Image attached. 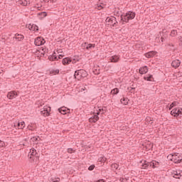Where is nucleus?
<instances>
[{"instance_id":"obj_1","label":"nucleus","mask_w":182,"mask_h":182,"mask_svg":"<svg viewBox=\"0 0 182 182\" xmlns=\"http://www.w3.org/2000/svg\"><path fill=\"white\" fill-rule=\"evenodd\" d=\"M134 18H136V13L133 11H128L127 13H126V14L121 16V21L127 23L129 21H130L131 19H134Z\"/></svg>"},{"instance_id":"obj_2","label":"nucleus","mask_w":182,"mask_h":182,"mask_svg":"<svg viewBox=\"0 0 182 182\" xmlns=\"http://www.w3.org/2000/svg\"><path fill=\"white\" fill-rule=\"evenodd\" d=\"M167 158L168 160H171V161H173L175 164L182 162V154H169Z\"/></svg>"},{"instance_id":"obj_3","label":"nucleus","mask_w":182,"mask_h":182,"mask_svg":"<svg viewBox=\"0 0 182 182\" xmlns=\"http://www.w3.org/2000/svg\"><path fill=\"white\" fill-rule=\"evenodd\" d=\"M28 157L29 159L31 160V161H33V163H36L38 160H39V154H38L35 148H32L31 149H30V151L28 153Z\"/></svg>"},{"instance_id":"obj_4","label":"nucleus","mask_w":182,"mask_h":182,"mask_svg":"<svg viewBox=\"0 0 182 182\" xmlns=\"http://www.w3.org/2000/svg\"><path fill=\"white\" fill-rule=\"evenodd\" d=\"M140 164H141V168L146 169V168H149V166L153 167V168H156V167H157L156 166H158L159 164V162H156V161L147 162V161L146 160H142L140 162Z\"/></svg>"},{"instance_id":"obj_5","label":"nucleus","mask_w":182,"mask_h":182,"mask_svg":"<svg viewBox=\"0 0 182 182\" xmlns=\"http://www.w3.org/2000/svg\"><path fill=\"white\" fill-rule=\"evenodd\" d=\"M75 78L77 80H80L82 77H86L87 76V72L85 70H77L75 72Z\"/></svg>"},{"instance_id":"obj_6","label":"nucleus","mask_w":182,"mask_h":182,"mask_svg":"<svg viewBox=\"0 0 182 182\" xmlns=\"http://www.w3.org/2000/svg\"><path fill=\"white\" fill-rule=\"evenodd\" d=\"M40 113L42 116H44V117H48L50 113V107L48 105L44 106V107L41 110Z\"/></svg>"},{"instance_id":"obj_7","label":"nucleus","mask_w":182,"mask_h":182,"mask_svg":"<svg viewBox=\"0 0 182 182\" xmlns=\"http://www.w3.org/2000/svg\"><path fill=\"white\" fill-rule=\"evenodd\" d=\"M45 39H43V38L42 37H37L35 39L34 43L36 45V46H41L42 45L45 44Z\"/></svg>"},{"instance_id":"obj_8","label":"nucleus","mask_w":182,"mask_h":182,"mask_svg":"<svg viewBox=\"0 0 182 182\" xmlns=\"http://www.w3.org/2000/svg\"><path fill=\"white\" fill-rule=\"evenodd\" d=\"M180 65H181V61H180V60H174L171 63L172 68H174L175 69L179 68Z\"/></svg>"},{"instance_id":"obj_9","label":"nucleus","mask_w":182,"mask_h":182,"mask_svg":"<svg viewBox=\"0 0 182 182\" xmlns=\"http://www.w3.org/2000/svg\"><path fill=\"white\" fill-rule=\"evenodd\" d=\"M107 22H109L113 26H114V25H116V23H117V21L116 20V17L107 18Z\"/></svg>"},{"instance_id":"obj_10","label":"nucleus","mask_w":182,"mask_h":182,"mask_svg":"<svg viewBox=\"0 0 182 182\" xmlns=\"http://www.w3.org/2000/svg\"><path fill=\"white\" fill-rule=\"evenodd\" d=\"M75 59H73V60H72L70 58H65L64 59H63L62 62L63 64L64 65H69V63H70L72 62V63H76V62H75Z\"/></svg>"},{"instance_id":"obj_11","label":"nucleus","mask_w":182,"mask_h":182,"mask_svg":"<svg viewBox=\"0 0 182 182\" xmlns=\"http://www.w3.org/2000/svg\"><path fill=\"white\" fill-rule=\"evenodd\" d=\"M58 112H60L61 114H66V113H69V112H70V109L66 108L65 107H62L58 109Z\"/></svg>"},{"instance_id":"obj_12","label":"nucleus","mask_w":182,"mask_h":182,"mask_svg":"<svg viewBox=\"0 0 182 182\" xmlns=\"http://www.w3.org/2000/svg\"><path fill=\"white\" fill-rule=\"evenodd\" d=\"M119 59H120V56H119V55H112L109 58V60H110V62H112L113 63H117V62H119Z\"/></svg>"},{"instance_id":"obj_13","label":"nucleus","mask_w":182,"mask_h":182,"mask_svg":"<svg viewBox=\"0 0 182 182\" xmlns=\"http://www.w3.org/2000/svg\"><path fill=\"white\" fill-rule=\"evenodd\" d=\"M15 96H18V94L15 91H11L7 94V97L10 100L14 99Z\"/></svg>"},{"instance_id":"obj_14","label":"nucleus","mask_w":182,"mask_h":182,"mask_svg":"<svg viewBox=\"0 0 182 182\" xmlns=\"http://www.w3.org/2000/svg\"><path fill=\"white\" fill-rule=\"evenodd\" d=\"M97 120H99V116L95 114L92 115L90 119H89V122L90 123H96V122H97Z\"/></svg>"},{"instance_id":"obj_15","label":"nucleus","mask_w":182,"mask_h":182,"mask_svg":"<svg viewBox=\"0 0 182 182\" xmlns=\"http://www.w3.org/2000/svg\"><path fill=\"white\" fill-rule=\"evenodd\" d=\"M28 29L30 31H33L34 32H36V31H39V27L35 24H29Z\"/></svg>"},{"instance_id":"obj_16","label":"nucleus","mask_w":182,"mask_h":182,"mask_svg":"<svg viewBox=\"0 0 182 182\" xmlns=\"http://www.w3.org/2000/svg\"><path fill=\"white\" fill-rule=\"evenodd\" d=\"M147 72H149V68L147 66H144L139 69V73L141 75H146Z\"/></svg>"},{"instance_id":"obj_17","label":"nucleus","mask_w":182,"mask_h":182,"mask_svg":"<svg viewBox=\"0 0 182 182\" xmlns=\"http://www.w3.org/2000/svg\"><path fill=\"white\" fill-rule=\"evenodd\" d=\"M173 177H174V178H181V177H182L181 171H174L173 172Z\"/></svg>"},{"instance_id":"obj_18","label":"nucleus","mask_w":182,"mask_h":182,"mask_svg":"<svg viewBox=\"0 0 182 182\" xmlns=\"http://www.w3.org/2000/svg\"><path fill=\"white\" fill-rule=\"evenodd\" d=\"M178 108L173 109L171 111V114L175 117H177V116H178Z\"/></svg>"},{"instance_id":"obj_19","label":"nucleus","mask_w":182,"mask_h":182,"mask_svg":"<svg viewBox=\"0 0 182 182\" xmlns=\"http://www.w3.org/2000/svg\"><path fill=\"white\" fill-rule=\"evenodd\" d=\"M154 55H156L155 51H150V52L145 53V56L146 58H148V59H150V58H153V56H154Z\"/></svg>"},{"instance_id":"obj_20","label":"nucleus","mask_w":182,"mask_h":182,"mask_svg":"<svg viewBox=\"0 0 182 182\" xmlns=\"http://www.w3.org/2000/svg\"><path fill=\"white\" fill-rule=\"evenodd\" d=\"M144 80H147L148 82H154V78H153V75H149L144 77Z\"/></svg>"},{"instance_id":"obj_21","label":"nucleus","mask_w":182,"mask_h":182,"mask_svg":"<svg viewBox=\"0 0 182 182\" xmlns=\"http://www.w3.org/2000/svg\"><path fill=\"white\" fill-rule=\"evenodd\" d=\"M49 60H51L53 62V60H58V56H56V53H53L52 55H50L48 57Z\"/></svg>"},{"instance_id":"obj_22","label":"nucleus","mask_w":182,"mask_h":182,"mask_svg":"<svg viewBox=\"0 0 182 182\" xmlns=\"http://www.w3.org/2000/svg\"><path fill=\"white\" fill-rule=\"evenodd\" d=\"M18 4L22 5L23 6H26L28 4H29V1L28 0H18Z\"/></svg>"},{"instance_id":"obj_23","label":"nucleus","mask_w":182,"mask_h":182,"mask_svg":"<svg viewBox=\"0 0 182 182\" xmlns=\"http://www.w3.org/2000/svg\"><path fill=\"white\" fill-rule=\"evenodd\" d=\"M27 141H28V139H24L21 142V145L24 146V147H29V143Z\"/></svg>"},{"instance_id":"obj_24","label":"nucleus","mask_w":182,"mask_h":182,"mask_svg":"<svg viewBox=\"0 0 182 182\" xmlns=\"http://www.w3.org/2000/svg\"><path fill=\"white\" fill-rule=\"evenodd\" d=\"M121 103L124 105H128L129 104V98L123 97L122 99H121Z\"/></svg>"},{"instance_id":"obj_25","label":"nucleus","mask_w":182,"mask_h":182,"mask_svg":"<svg viewBox=\"0 0 182 182\" xmlns=\"http://www.w3.org/2000/svg\"><path fill=\"white\" fill-rule=\"evenodd\" d=\"M15 39H16V41H22V39H23V36H22V34H16Z\"/></svg>"},{"instance_id":"obj_26","label":"nucleus","mask_w":182,"mask_h":182,"mask_svg":"<svg viewBox=\"0 0 182 182\" xmlns=\"http://www.w3.org/2000/svg\"><path fill=\"white\" fill-rule=\"evenodd\" d=\"M105 112H106V107H104L102 109L100 108L99 111L97 112V116H98V114H100V113H101V114H105Z\"/></svg>"},{"instance_id":"obj_27","label":"nucleus","mask_w":182,"mask_h":182,"mask_svg":"<svg viewBox=\"0 0 182 182\" xmlns=\"http://www.w3.org/2000/svg\"><path fill=\"white\" fill-rule=\"evenodd\" d=\"M50 75H59V69L51 70L50 71Z\"/></svg>"},{"instance_id":"obj_28","label":"nucleus","mask_w":182,"mask_h":182,"mask_svg":"<svg viewBox=\"0 0 182 182\" xmlns=\"http://www.w3.org/2000/svg\"><path fill=\"white\" fill-rule=\"evenodd\" d=\"M18 129H23L25 127V122H21L18 123Z\"/></svg>"},{"instance_id":"obj_29","label":"nucleus","mask_w":182,"mask_h":182,"mask_svg":"<svg viewBox=\"0 0 182 182\" xmlns=\"http://www.w3.org/2000/svg\"><path fill=\"white\" fill-rule=\"evenodd\" d=\"M98 161L100 163H105L106 161V158L105 156H101L98 159Z\"/></svg>"},{"instance_id":"obj_30","label":"nucleus","mask_w":182,"mask_h":182,"mask_svg":"<svg viewBox=\"0 0 182 182\" xmlns=\"http://www.w3.org/2000/svg\"><path fill=\"white\" fill-rule=\"evenodd\" d=\"M170 36L172 37L177 36V30H172Z\"/></svg>"},{"instance_id":"obj_31","label":"nucleus","mask_w":182,"mask_h":182,"mask_svg":"<svg viewBox=\"0 0 182 182\" xmlns=\"http://www.w3.org/2000/svg\"><path fill=\"white\" fill-rule=\"evenodd\" d=\"M117 93H119L118 88H114L111 91V95H117Z\"/></svg>"},{"instance_id":"obj_32","label":"nucleus","mask_w":182,"mask_h":182,"mask_svg":"<svg viewBox=\"0 0 182 182\" xmlns=\"http://www.w3.org/2000/svg\"><path fill=\"white\" fill-rule=\"evenodd\" d=\"M176 105H177V102H173L170 105V108L169 109L171 110V109H173V107H174V106H176Z\"/></svg>"},{"instance_id":"obj_33","label":"nucleus","mask_w":182,"mask_h":182,"mask_svg":"<svg viewBox=\"0 0 182 182\" xmlns=\"http://www.w3.org/2000/svg\"><path fill=\"white\" fill-rule=\"evenodd\" d=\"M92 48H95V44H89L87 47L86 49H92Z\"/></svg>"},{"instance_id":"obj_34","label":"nucleus","mask_w":182,"mask_h":182,"mask_svg":"<svg viewBox=\"0 0 182 182\" xmlns=\"http://www.w3.org/2000/svg\"><path fill=\"white\" fill-rule=\"evenodd\" d=\"M112 168H115V170H117L119 168V164H114L112 165Z\"/></svg>"},{"instance_id":"obj_35","label":"nucleus","mask_w":182,"mask_h":182,"mask_svg":"<svg viewBox=\"0 0 182 182\" xmlns=\"http://www.w3.org/2000/svg\"><path fill=\"white\" fill-rule=\"evenodd\" d=\"M50 180H51L52 182H59V181H60V178H56L55 179L51 178Z\"/></svg>"},{"instance_id":"obj_36","label":"nucleus","mask_w":182,"mask_h":182,"mask_svg":"<svg viewBox=\"0 0 182 182\" xmlns=\"http://www.w3.org/2000/svg\"><path fill=\"white\" fill-rule=\"evenodd\" d=\"M88 170L90 171H92V170H95V165H91L89 166Z\"/></svg>"},{"instance_id":"obj_37","label":"nucleus","mask_w":182,"mask_h":182,"mask_svg":"<svg viewBox=\"0 0 182 182\" xmlns=\"http://www.w3.org/2000/svg\"><path fill=\"white\" fill-rule=\"evenodd\" d=\"M38 15L41 16H43V18H45V16H46V12H41Z\"/></svg>"},{"instance_id":"obj_38","label":"nucleus","mask_w":182,"mask_h":182,"mask_svg":"<svg viewBox=\"0 0 182 182\" xmlns=\"http://www.w3.org/2000/svg\"><path fill=\"white\" fill-rule=\"evenodd\" d=\"M5 146V142L4 141L0 140V149L1 147H4Z\"/></svg>"},{"instance_id":"obj_39","label":"nucleus","mask_w":182,"mask_h":182,"mask_svg":"<svg viewBox=\"0 0 182 182\" xmlns=\"http://www.w3.org/2000/svg\"><path fill=\"white\" fill-rule=\"evenodd\" d=\"M57 0H43V2H49V1H51V2H56Z\"/></svg>"},{"instance_id":"obj_40","label":"nucleus","mask_w":182,"mask_h":182,"mask_svg":"<svg viewBox=\"0 0 182 182\" xmlns=\"http://www.w3.org/2000/svg\"><path fill=\"white\" fill-rule=\"evenodd\" d=\"M38 140H39V137H33V141H34L35 143H36Z\"/></svg>"},{"instance_id":"obj_41","label":"nucleus","mask_w":182,"mask_h":182,"mask_svg":"<svg viewBox=\"0 0 182 182\" xmlns=\"http://www.w3.org/2000/svg\"><path fill=\"white\" fill-rule=\"evenodd\" d=\"M73 151V149H72V148L68 149V153L72 154Z\"/></svg>"},{"instance_id":"obj_42","label":"nucleus","mask_w":182,"mask_h":182,"mask_svg":"<svg viewBox=\"0 0 182 182\" xmlns=\"http://www.w3.org/2000/svg\"><path fill=\"white\" fill-rule=\"evenodd\" d=\"M119 181L121 182H127V179H124V178H120Z\"/></svg>"},{"instance_id":"obj_43","label":"nucleus","mask_w":182,"mask_h":182,"mask_svg":"<svg viewBox=\"0 0 182 182\" xmlns=\"http://www.w3.org/2000/svg\"><path fill=\"white\" fill-rule=\"evenodd\" d=\"M179 41H180L179 45L180 46H182V37L179 38Z\"/></svg>"},{"instance_id":"obj_44","label":"nucleus","mask_w":182,"mask_h":182,"mask_svg":"<svg viewBox=\"0 0 182 182\" xmlns=\"http://www.w3.org/2000/svg\"><path fill=\"white\" fill-rule=\"evenodd\" d=\"M178 110H179V112H178V114H182V109H179V108H178Z\"/></svg>"},{"instance_id":"obj_45","label":"nucleus","mask_w":182,"mask_h":182,"mask_svg":"<svg viewBox=\"0 0 182 182\" xmlns=\"http://www.w3.org/2000/svg\"><path fill=\"white\" fill-rule=\"evenodd\" d=\"M62 58H63V55H61V54H60V55H58V59H62Z\"/></svg>"},{"instance_id":"obj_46","label":"nucleus","mask_w":182,"mask_h":182,"mask_svg":"<svg viewBox=\"0 0 182 182\" xmlns=\"http://www.w3.org/2000/svg\"><path fill=\"white\" fill-rule=\"evenodd\" d=\"M129 90H130V92H132V90H134V88H133V87H129Z\"/></svg>"},{"instance_id":"obj_47","label":"nucleus","mask_w":182,"mask_h":182,"mask_svg":"<svg viewBox=\"0 0 182 182\" xmlns=\"http://www.w3.org/2000/svg\"><path fill=\"white\" fill-rule=\"evenodd\" d=\"M58 53H62V50L61 49L58 50Z\"/></svg>"},{"instance_id":"obj_48","label":"nucleus","mask_w":182,"mask_h":182,"mask_svg":"<svg viewBox=\"0 0 182 182\" xmlns=\"http://www.w3.org/2000/svg\"><path fill=\"white\" fill-rule=\"evenodd\" d=\"M102 8H103V7H102V6H98V9L99 10L102 9Z\"/></svg>"},{"instance_id":"obj_49","label":"nucleus","mask_w":182,"mask_h":182,"mask_svg":"<svg viewBox=\"0 0 182 182\" xmlns=\"http://www.w3.org/2000/svg\"><path fill=\"white\" fill-rule=\"evenodd\" d=\"M161 42H164V37H161Z\"/></svg>"},{"instance_id":"obj_50","label":"nucleus","mask_w":182,"mask_h":182,"mask_svg":"<svg viewBox=\"0 0 182 182\" xmlns=\"http://www.w3.org/2000/svg\"><path fill=\"white\" fill-rule=\"evenodd\" d=\"M169 46H174L173 43L169 44Z\"/></svg>"}]
</instances>
